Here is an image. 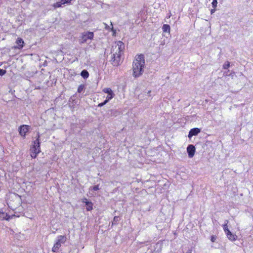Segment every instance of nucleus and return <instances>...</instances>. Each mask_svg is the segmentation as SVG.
Here are the masks:
<instances>
[{
	"instance_id": "1",
	"label": "nucleus",
	"mask_w": 253,
	"mask_h": 253,
	"mask_svg": "<svg viewBox=\"0 0 253 253\" xmlns=\"http://www.w3.org/2000/svg\"><path fill=\"white\" fill-rule=\"evenodd\" d=\"M124 49L125 44L122 41L117 42L115 45L112 46L110 62L113 66H118L122 63L123 59L122 56Z\"/></svg>"
},
{
	"instance_id": "2",
	"label": "nucleus",
	"mask_w": 253,
	"mask_h": 253,
	"mask_svg": "<svg viewBox=\"0 0 253 253\" xmlns=\"http://www.w3.org/2000/svg\"><path fill=\"white\" fill-rule=\"evenodd\" d=\"M145 65L144 56L143 54L138 55L135 57L133 62V76L138 78L142 75Z\"/></svg>"
},
{
	"instance_id": "3",
	"label": "nucleus",
	"mask_w": 253,
	"mask_h": 253,
	"mask_svg": "<svg viewBox=\"0 0 253 253\" xmlns=\"http://www.w3.org/2000/svg\"><path fill=\"white\" fill-rule=\"evenodd\" d=\"M40 137V135L38 132L37 137L36 140L34 141L33 146L30 150L31 156L32 158H36L37 154L41 152Z\"/></svg>"
},
{
	"instance_id": "4",
	"label": "nucleus",
	"mask_w": 253,
	"mask_h": 253,
	"mask_svg": "<svg viewBox=\"0 0 253 253\" xmlns=\"http://www.w3.org/2000/svg\"><path fill=\"white\" fill-rule=\"evenodd\" d=\"M66 240L67 237L65 235H59L57 236L56 241L52 249V251L54 253L58 252L61 247V244L64 243Z\"/></svg>"
},
{
	"instance_id": "5",
	"label": "nucleus",
	"mask_w": 253,
	"mask_h": 253,
	"mask_svg": "<svg viewBox=\"0 0 253 253\" xmlns=\"http://www.w3.org/2000/svg\"><path fill=\"white\" fill-rule=\"evenodd\" d=\"M94 34L91 32H86L82 34L80 42L82 43L86 42L87 40H92L93 38Z\"/></svg>"
},
{
	"instance_id": "6",
	"label": "nucleus",
	"mask_w": 253,
	"mask_h": 253,
	"mask_svg": "<svg viewBox=\"0 0 253 253\" xmlns=\"http://www.w3.org/2000/svg\"><path fill=\"white\" fill-rule=\"evenodd\" d=\"M30 126L28 125H22L19 127V132L20 135L22 137H25L26 133L28 131Z\"/></svg>"
},
{
	"instance_id": "7",
	"label": "nucleus",
	"mask_w": 253,
	"mask_h": 253,
	"mask_svg": "<svg viewBox=\"0 0 253 253\" xmlns=\"http://www.w3.org/2000/svg\"><path fill=\"white\" fill-rule=\"evenodd\" d=\"M187 152L188 155V157L190 158H192L195 153V146L192 144L189 145L187 147Z\"/></svg>"
},
{
	"instance_id": "8",
	"label": "nucleus",
	"mask_w": 253,
	"mask_h": 253,
	"mask_svg": "<svg viewBox=\"0 0 253 253\" xmlns=\"http://www.w3.org/2000/svg\"><path fill=\"white\" fill-rule=\"evenodd\" d=\"M201 132V129L195 127L190 129L189 132L188 137L191 138L193 136L197 135Z\"/></svg>"
},
{
	"instance_id": "9",
	"label": "nucleus",
	"mask_w": 253,
	"mask_h": 253,
	"mask_svg": "<svg viewBox=\"0 0 253 253\" xmlns=\"http://www.w3.org/2000/svg\"><path fill=\"white\" fill-rule=\"evenodd\" d=\"M16 43L17 45L15 47V48L21 49L24 46V42L22 39L18 38L16 41Z\"/></svg>"
},
{
	"instance_id": "10",
	"label": "nucleus",
	"mask_w": 253,
	"mask_h": 253,
	"mask_svg": "<svg viewBox=\"0 0 253 253\" xmlns=\"http://www.w3.org/2000/svg\"><path fill=\"white\" fill-rule=\"evenodd\" d=\"M228 239L231 241H234L236 240V236L233 234L230 231L225 233Z\"/></svg>"
},
{
	"instance_id": "11",
	"label": "nucleus",
	"mask_w": 253,
	"mask_h": 253,
	"mask_svg": "<svg viewBox=\"0 0 253 253\" xmlns=\"http://www.w3.org/2000/svg\"><path fill=\"white\" fill-rule=\"evenodd\" d=\"M0 217L3 220H9L10 219V216L8 215L7 213H5L3 212H2L0 213Z\"/></svg>"
},
{
	"instance_id": "12",
	"label": "nucleus",
	"mask_w": 253,
	"mask_h": 253,
	"mask_svg": "<svg viewBox=\"0 0 253 253\" xmlns=\"http://www.w3.org/2000/svg\"><path fill=\"white\" fill-rule=\"evenodd\" d=\"M170 29V26L168 24H164L162 27L163 31V32H165V33H169Z\"/></svg>"
},
{
	"instance_id": "13",
	"label": "nucleus",
	"mask_w": 253,
	"mask_h": 253,
	"mask_svg": "<svg viewBox=\"0 0 253 253\" xmlns=\"http://www.w3.org/2000/svg\"><path fill=\"white\" fill-rule=\"evenodd\" d=\"M81 76L84 79H87L89 77V73L86 70H83L81 73Z\"/></svg>"
},
{
	"instance_id": "14",
	"label": "nucleus",
	"mask_w": 253,
	"mask_h": 253,
	"mask_svg": "<svg viewBox=\"0 0 253 253\" xmlns=\"http://www.w3.org/2000/svg\"><path fill=\"white\" fill-rule=\"evenodd\" d=\"M85 205L86 206V209L87 211H90L93 209L92 206L93 204L91 202H86V204H85Z\"/></svg>"
},
{
	"instance_id": "15",
	"label": "nucleus",
	"mask_w": 253,
	"mask_h": 253,
	"mask_svg": "<svg viewBox=\"0 0 253 253\" xmlns=\"http://www.w3.org/2000/svg\"><path fill=\"white\" fill-rule=\"evenodd\" d=\"M229 222V221L228 220H225L224 221V224L223 225V228L224 230V231L225 233L228 232V231H229L230 230L228 229L227 224Z\"/></svg>"
},
{
	"instance_id": "16",
	"label": "nucleus",
	"mask_w": 253,
	"mask_h": 253,
	"mask_svg": "<svg viewBox=\"0 0 253 253\" xmlns=\"http://www.w3.org/2000/svg\"><path fill=\"white\" fill-rule=\"evenodd\" d=\"M120 220V217L119 216H115L113 220L112 223V225H117Z\"/></svg>"
},
{
	"instance_id": "17",
	"label": "nucleus",
	"mask_w": 253,
	"mask_h": 253,
	"mask_svg": "<svg viewBox=\"0 0 253 253\" xmlns=\"http://www.w3.org/2000/svg\"><path fill=\"white\" fill-rule=\"evenodd\" d=\"M103 91L108 94H113L114 93L110 88H105L103 89Z\"/></svg>"
},
{
	"instance_id": "18",
	"label": "nucleus",
	"mask_w": 253,
	"mask_h": 253,
	"mask_svg": "<svg viewBox=\"0 0 253 253\" xmlns=\"http://www.w3.org/2000/svg\"><path fill=\"white\" fill-rule=\"evenodd\" d=\"M63 4L62 3V2L61 0L59 1H57L56 2V3H55L54 4V7L55 8H58V7H61L62 5H63Z\"/></svg>"
},
{
	"instance_id": "19",
	"label": "nucleus",
	"mask_w": 253,
	"mask_h": 253,
	"mask_svg": "<svg viewBox=\"0 0 253 253\" xmlns=\"http://www.w3.org/2000/svg\"><path fill=\"white\" fill-rule=\"evenodd\" d=\"M114 94H108L107 96L106 97L105 101H107V102H108L111 99H112L114 97Z\"/></svg>"
},
{
	"instance_id": "20",
	"label": "nucleus",
	"mask_w": 253,
	"mask_h": 253,
	"mask_svg": "<svg viewBox=\"0 0 253 253\" xmlns=\"http://www.w3.org/2000/svg\"><path fill=\"white\" fill-rule=\"evenodd\" d=\"M230 67V62L226 61L223 65V68L224 69H227Z\"/></svg>"
},
{
	"instance_id": "21",
	"label": "nucleus",
	"mask_w": 253,
	"mask_h": 253,
	"mask_svg": "<svg viewBox=\"0 0 253 253\" xmlns=\"http://www.w3.org/2000/svg\"><path fill=\"white\" fill-rule=\"evenodd\" d=\"M84 89V85L83 84H81L79 86V87L78 88V92L79 93H81V92H82V91Z\"/></svg>"
},
{
	"instance_id": "22",
	"label": "nucleus",
	"mask_w": 253,
	"mask_h": 253,
	"mask_svg": "<svg viewBox=\"0 0 253 253\" xmlns=\"http://www.w3.org/2000/svg\"><path fill=\"white\" fill-rule=\"evenodd\" d=\"M217 3L218 2L217 0H212V2L211 3L212 7L213 8H215L217 6Z\"/></svg>"
},
{
	"instance_id": "23",
	"label": "nucleus",
	"mask_w": 253,
	"mask_h": 253,
	"mask_svg": "<svg viewBox=\"0 0 253 253\" xmlns=\"http://www.w3.org/2000/svg\"><path fill=\"white\" fill-rule=\"evenodd\" d=\"M6 70L0 68V76H2L6 73Z\"/></svg>"
},
{
	"instance_id": "24",
	"label": "nucleus",
	"mask_w": 253,
	"mask_h": 253,
	"mask_svg": "<svg viewBox=\"0 0 253 253\" xmlns=\"http://www.w3.org/2000/svg\"><path fill=\"white\" fill-rule=\"evenodd\" d=\"M216 240V237L214 235H212L211 237V241L213 243V242H215V241Z\"/></svg>"
},
{
	"instance_id": "25",
	"label": "nucleus",
	"mask_w": 253,
	"mask_h": 253,
	"mask_svg": "<svg viewBox=\"0 0 253 253\" xmlns=\"http://www.w3.org/2000/svg\"><path fill=\"white\" fill-rule=\"evenodd\" d=\"M63 4L70 3L71 0H61Z\"/></svg>"
},
{
	"instance_id": "26",
	"label": "nucleus",
	"mask_w": 253,
	"mask_h": 253,
	"mask_svg": "<svg viewBox=\"0 0 253 253\" xmlns=\"http://www.w3.org/2000/svg\"><path fill=\"white\" fill-rule=\"evenodd\" d=\"M107 103V101L104 100L103 102L99 103L98 105V106L99 107H101L103 106H104V105H105Z\"/></svg>"
},
{
	"instance_id": "27",
	"label": "nucleus",
	"mask_w": 253,
	"mask_h": 253,
	"mask_svg": "<svg viewBox=\"0 0 253 253\" xmlns=\"http://www.w3.org/2000/svg\"><path fill=\"white\" fill-rule=\"evenodd\" d=\"M99 189V185H96L92 187V190L97 191Z\"/></svg>"
},
{
	"instance_id": "28",
	"label": "nucleus",
	"mask_w": 253,
	"mask_h": 253,
	"mask_svg": "<svg viewBox=\"0 0 253 253\" xmlns=\"http://www.w3.org/2000/svg\"><path fill=\"white\" fill-rule=\"evenodd\" d=\"M86 198H84L82 200V202L86 204V202H89Z\"/></svg>"
},
{
	"instance_id": "29",
	"label": "nucleus",
	"mask_w": 253,
	"mask_h": 253,
	"mask_svg": "<svg viewBox=\"0 0 253 253\" xmlns=\"http://www.w3.org/2000/svg\"><path fill=\"white\" fill-rule=\"evenodd\" d=\"M214 11H215V8H214L213 9H211V14H212L213 13H214Z\"/></svg>"
},
{
	"instance_id": "30",
	"label": "nucleus",
	"mask_w": 253,
	"mask_h": 253,
	"mask_svg": "<svg viewBox=\"0 0 253 253\" xmlns=\"http://www.w3.org/2000/svg\"><path fill=\"white\" fill-rule=\"evenodd\" d=\"M112 30L114 32V34H115L116 33V30H114L113 27L112 28Z\"/></svg>"
},
{
	"instance_id": "31",
	"label": "nucleus",
	"mask_w": 253,
	"mask_h": 253,
	"mask_svg": "<svg viewBox=\"0 0 253 253\" xmlns=\"http://www.w3.org/2000/svg\"><path fill=\"white\" fill-rule=\"evenodd\" d=\"M9 203H7V205H8V207L10 208V206H9Z\"/></svg>"
}]
</instances>
